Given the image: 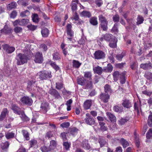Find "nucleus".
<instances>
[{
  "instance_id": "36",
  "label": "nucleus",
  "mask_w": 152,
  "mask_h": 152,
  "mask_svg": "<svg viewBox=\"0 0 152 152\" xmlns=\"http://www.w3.org/2000/svg\"><path fill=\"white\" fill-rule=\"evenodd\" d=\"M41 33L43 37H46L48 35V30L47 28H44L42 29Z\"/></svg>"
},
{
  "instance_id": "53",
  "label": "nucleus",
  "mask_w": 152,
  "mask_h": 152,
  "mask_svg": "<svg viewBox=\"0 0 152 152\" xmlns=\"http://www.w3.org/2000/svg\"><path fill=\"white\" fill-rule=\"evenodd\" d=\"M39 48L44 51H46L48 49L47 46L45 44H41L39 46Z\"/></svg>"
},
{
  "instance_id": "28",
  "label": "nucleus",
  "mask_w": 152,
  "mask_h": 152,
  "mask_svg": "<svg viewBox=\"0 0 152 152\" xmlns=\"http://www.w3.org/2000/svg\"><path fill=\"white\" fill-rule=\"evenodd\" d=\"M15 135V134L12 132H7L5 134V136L7 139L13 138Z\"/></svg>"
},
{
  "instance_id": "38",
  "label": "nucleus",
  "mask_w": 152,
  "mask_h": 152,
  "mask_svg": "<svg viewBox=\"0 0 152 152\" xmlns=\"http://www.w3.org/2000/svg\"><path fill=\"white\" fill-rule=\"evenodd\" d=\"M53 59L54 60H59L61 58L60 54L57 52H55L53 54Z\"/></svg>"
},
{
  "instance_id": "6",
  "label": "nucleus",
  "mask_w": 152,
  "mask_h": 152,
  "mask_svg": "<svg viewBox=\"0 0 152 152\" xmlns=\"http://www.w3.org/2000/svg\"><path fill=\"white\" fill-rule=\"evenodd\" d=\"M34 61L36 63H42L43 61L42 53L39 52H37L35 54Z\"/></svg>"
},
{
  "instance_id": "17",
  "label": "nucleus",
  "mask_w": 152,
  "mask_h": 152,
  "mask_svg": "<svg viewBox=\"0 0 152 152\" xmlns=\"http://www.w3.org/2000/svg\"><path fill=\"white\" fill-rule=\"evenodd\" d=\"M107 117L111 122H115L116 118L115 116L110 112H107L106 113Z\"/></svg>"
},
{
  "instance_id": "13",
  "label": "nucleus",
  "mask_w": 152,
  "mask_h": 152,
  "mask_svg": "<svg viewBox=\"0 0 152 152\" xmlns=\"http://www.w3.org/2000/svg\"><path fill=\"white\" fill-rule=\"evenodd\" d=\"M122 73L120 74L118 71H115L113 74V80L115 81H117L119 78L121 77Z\"/></svg>"
},
{
  "instance_id": "33",
  "label": "nucleus",
  "mask_w": 152,
  "mask_h": 152,
  "mask_svg": "<svg viewBox=\"0 0 152 152\" xmlns=\"http://www.w3.org/2000/svg\"><path fill=\"white\" fill-rule=\"evenodd\" d=\"M56 142L54 140H53L50 142L49 147L50 148L51 150L54 149L56 147Z\"/></svg>"
},
{
  "instance_id": "59",
  "label": "nucleus",
  "mask_w": 152,
  "mask_h": 152,
  "mask_svg": "<svg viewBox=\"0 0 152 152\" xmlns=\"http://www.w3.org/2000/svg\"><path fill=\"white\" fill-rule=\"evenodd\" d=\"M124 53H122L121 54L117 55L116 56L117 59L118 60H121L124 56Z\"/></svg>"
},
{
  "instance_id": "16",
  "label": "nucleus",
  "mask_w": 152,
  "mask_h": 152,
  "mask_svg": "<svg viewBox=\"0 0 152 152\" xmlns=\"http://www.w3.org/2000/svg\"><path fill=\"white\" fill-rule=\"evenodd\" d=\"M113 67L110 64H108L107 66L104 67L103 72H110L113 70Z\"/></svg>"
},
{
  "instance_id": "1",
  "label": "nucleus",
  "mask_w": 152,
  "mask_h": 152,
  "mask_svg": "<svg viewBox=\"0 0 152 152\" xmlns=\"http://www.w3.org/2000/svg\"><path fill=\"white\" fill-rule=\"evenodd\" d=\"M15 58L17 60V64L20 65L27 62L28 57L24 54L19 53L16 55Z\"/></svg>"
},
{
  "instance_id": "26",
  "label": "nucleus",
  "mask_w": 152,
  "mask_h": 152,
  "mask_svg": "<svg viewBox=\"0 0 152 152\" xmlns=\"http://www.w3.org/2000/svg\"><path fill=\"white\" fill-rule=\"evenodd\" d=\"M48 106V103L43 102L42 103L40 107L45 111V113H46L47 111Z\"/></svg>"
},
{
  "instance_id": "64",
  "label": "nucleus",
  "mask_w": 152,
  "mask_h": 152,
  "mask_svg": "<svg viewBox=\"0 0 152 152\" xmlns=\"http://www.w3.org/2000/svg\"><path fill=\"white\" fill-rule=\"evenodd\" d=\"M53 135V134L52 132L49 131L46 134L45 137L48 138L52 137Z\"/></svg>"
},
{
  "instance_id": "29",
  "label": "nucleus",
  "mask_w": 152,
  "mask_h": 152,
  "mask_svg": "<svg viewBox=\"0 0 152 152\" xmlns=\"http://www.w3.org/2000/svg\"><path fill=\"white\" fill-rule=\"evenodd\" d=\"M123 108L121 106L115 105L114 106L113 110L116 112L121 113L123 111Z\"/></svg>"
},
{
  "instance_id": "19",
  "label": "nucleus",
  "mask_w": 152,
  "mask_h": 152,
  "mask_svg": "<svg viewBox=\"0 0 152 152\" xmlns=\"http://www.w3.org/2000/svg\"><path fill=\"white\" fill-rule=\"evenodd\" d=\"M82 146L86 150H89L90 148V146L88 142V141L86 140H84L82 143Z\"/></svg>"
},
{
  "instance_id": "48",
  "label": "nucleus",
  "mask_w": 152,
  "mask_h": 152,
  "mask_svg": "<svg viewBox=\"0 0 152 152\" xmlns=\"http://www.w3.org/2000/svg\"><path fill=\"white\" fill-rule=\"evenodd\" d=\"M100 23L107 21L106 18L102 15H100L99 17Z\"/></svg>"
},
{
  "instance_id": "52",
  "label": "nucleus",
  "mask_w": 152,
  "mask_h": 152,
  "mask_svg": "<svg viewBox=\"0 0 152 152\" xmlns=\"http://www.w3.org/2000/svg\"><path fill=\"white\" fill-rule=\"evenodd\" d=\"M125 72H123L122 73V76L121 77H120V82L122 84H124L125 83Z\"/></svg>"
},
{
  "instance_id": "42",
  "label": "nucleus",
  "mask_w": 152,
  "mask_h": 152,
  "mask_svg": "<svg viewBox=\"0 0 152 152\" xmlns=\"http://www.w3.org/2000/svg\"><path fill=\"white\" fill-rule=\"evenodd\" d=\"M147 123L150 126L152 127V113L148 116Z\"/></svg>"
},
{
  "instance_id": "44",
  "label": "nucleus",
  "mask_w": 152,
  "mask_h": 152,
  "mask_svg": "<svg viewBox=\"0 0 152 152\" xmlns=\"http://www.w3.org/2000/svg\"><path fill=\"white\" fill-rule=\"evenodd\" d=\"M40 150L42 152H48L51 151L49 147H47L45 146L41 147Z\"/></svg>"
},
{
  "instance_id": "22",
  "label": "nucleus",
  "mask_w": 152,
  "mask_h": 152,
  "mask_svg": "<svg viewBox=\"0 0 152 152\" xmlns=\"http://www.w3.org/2000/svg\"><path fill=\"white\" fill-rule=\"evenodd\" d=\"M108 21L100 23V27L103 30L106 31L108 28Z\"/></svg>"
},
{
  "instance_id": "12",
  "label": "nucleus",
  "mask_w": 152,
  "mask_h": 152,
  "mask_svg": "<svg viewBox=\"0 0 152 152\" xmlns=\"http://www.w3.org/2000/svg\"><path fill=\"white\" fill-rule=\"evenodd\" d=\"M122 105L124 107L127 108H129L132 106L131 102L128 99H125L123 101Z\"/></svg>"
},
{
  "instance_id": "31",
  "label": "nucleus",
  "mask_w": 152,
  "mask_h": 152,
  "mask_svg": "<svg viewBox=\"0 0 152 152\" xmlns=\"http://www.w3.org/2000/svg\"><path fill=\"white\" fill-rule=\"evenodd\" d=\"M84 77L89 81H92V74L91 72H84Z\"/></svg>"
},
{
  "instance_id": "32",
  "label": "nucleus",
  "mask_w": 152,
  "mask_h": 152,
  "mask_svg": "<svg viewBox=\"0 0 152 152\" xmlns=\"http://www.w3.org/2000/svg\"><path fill=\"white\" fill-rule=\"evenodd\" d=\"M17 5V4L15 2H13L8 5L7 7L8 9L11 10L12 9L15 8Z\"/></svg>"
},
{
  "instance_id": "4",
  "label": "nucleus",
  "mask_w": 152,
  "mask_h": 152,
  "mask_svg": "<svg viewBox=\"0 0 152 152\" xmlns=\"http://www.w3.org/2000/svg\"><path fill=\"white\" fill-rule=\"evenodd\" d=\"M86 115V116L84 119L85 122L90 125H94L95 121L94 118L88 113H87Z\"/></svg>"
},
{
  "instance_id": "2",
  "label": "nucleus",
  "mask_w": 152,
  "mask_h": 152,
  "mask_svg": "<svg viewBox=\"0 0 152 152\" xmlns=\"http://www.w3.org/2000/svg\"><path fill=\"white\" fill-rule=\"evenodd\" d=\"M39 76V78L41 80H45L48 78H50L52 77L51 72L45 70L40 71L37 74Z\"/></svg>"
},
{
  "instance_id": "41",
  "label": "nucleus",
  "mask_w": 152,
  "mask_h": 152,
  "mask_svg": "<svg viewBox=\"0 0 152 152\" xmlns=\"http://www.w3.org/2000/svg\"><path fill=\"white\" fill-rule=\"evenodd\" d=\"M20 23L19 25L20 26H24L27 24L29 22V20L28 19H23L20 20Z\"/></svg>"
},
{
  "instance_id": "47",
  "label": "nucleus",
  "mask_w": 152,
  "mask_h": 152,
  "mask_svg": "<svg viewBox=\"0 0 152 152\" xmlns=\"http://www.w3.org/2000/svg\"><path fill=\"white\" fill-rule=\"evenodd\" d=\"M81 64L79 61L74 60L73 61V66L75 68H78L80 66Z\"/></svg>"
},
{
  "instance_id": "15",
  "label": "nucleus",
  "mask_w": 152,
  "mask_h": 152,
  "mask_svg": "<svg viewBox=\"0 0 152 152\" xmlns=\"http://www.w3.org/2000/svg\"><path fill=\"white\" fill-rule=\"evenodd\" d=\"M92 104L91 100H87L85 101L84 103L83 107L85 109H88L90 108Z\"/></svg>"
},
{
  "instance_id": "60",
  "label": "nucleus",
  "mask_w": 152,
  "mask_h": 152,
  "mask_svg": "<svg viewBox=\"0 0 152 152\" xmlns=\"http://www.w3.org/2000/svg\"><path fill=\"white\" fill-rule=\"evenodd\" d=\"M63 87V83L62 82L56 83V88L57 89H61Z\"/></svg>"
},
{
  "instance_id": "46",
  "label": "nucleus",
  "mask_w": 152,
  "mask_h": 152,
  "mask_svg": "<svg viewBox=\"0 0 152 152\" xmlns=\"http://www.w3.org/2000/svg\"><path fill=\"white\" fill-rule=\"evenodd\" d=\"M92 88V82L91 80L89 81L85 86V88L86 89H91Z\"/></svg>"
},
{
  "instance_id": "43",
  "label": "nucleus",
  "mask_w": 152,
  "mask_h": 152,
  "mask_svg": "<svg viewBox=\"0 0 152 152\" xmlns=\"http://www.w3.org/2000/svg\"><path fill=\"white\" fill-rule=\"evenodd\" d=\"M32 20L34 22L37 23L39 21V19L38 18V15L37 14L33 15L32 16Z\"/></svg>"
},
{
  "instance_id": "8",
  "label": "nucleus",
  "mask_w": 152,
  "mask_h": 152,
  "mask_svg": "<svg viewBox=\"0 0 152 152\" xmlns=\"http://www.w3.org/2000/svg\"><path fill=\"white\" fill-rule=\"evenodd\" d=\"M2 48L8 53H12L15 50V48L13 47H10L8 45L5 44L2 45Z\"/></svg>"
},
{
  "instance_id": "25",
  "label": "nucleus",
  "mask_w": 152,
  "mask_h": 152,
  "mask_svg": "<svg viewBox=\"0 0 152 152\" xmlns=\"http://www.w3.org/2000/svg\"><path fill=\"white\" fill-rule=\"evenodd\" d=\"M86 79L83 77L78 78L77 79V82L78 84L81 86H84L86 81Z\"/></svg>"
},
{
  "instance_id": "57",
  "label": "nucleus",
  "mask_w": 152,
  "mask_h": 152,
  "mask_svg": "<svg viewBox=\"0 0 152 152\" xmlns=\"http://www.w3.org/2000/svg\"><path fill=\"white\" fill-rule=\"evenodd\" d=\"M14 31L16 33L21 32L22 31V28L19 27H16L14 29Z\"/></svg>"
},
{
  "instance_id": "51",
  "label": "nucleus",
  "mask_w": 152,
  "mask_h": 152,
  "mask_svg": "<svg viewBox=\"0 0 152 152\" xmlns=\"http://www.w3.org/2000/svg\"><path fill=\"white\" fill-rule=\"evenodd\" d=\"M30 15V12L28 10H26L20 13V15L22 17H24L28 16Z\"/></svg>"
},
{
  "instance_id": "10",
  "label": "nucleus",
  "mask_w": 152,
  "mask_h": 152,
  "mask_svg": "<svg viewBox=\"0 0 152 152\" xmlns=\"http://www.w3.org/2000/svg\"><path fill=\"white\" fill-rule=\"evenodd\" d=\"M93 70L94 73H96L99 75H101L103 72V69L99 66L93 67Z\"/></svg>"
},
{
  "instance_id": "37",
  "label": "nucleus",
  "mask_w": 152,
  "mask_h": 152,
  "mask_svg": "<svg viewBox=\"0 0 152 152\" xmlns=\"http://www.w3.org/2000/svg\"><path fill=\"white\" fill-rule=\"evenodd\" d=\"M120 142L124 148H126L129 145V143L124 138H121Z\"/></svg>"
},
{
  "instance_id": "58",
  "label": "nucleus",
  "mask_w": 152,
  "mask_h": 152,
  "mask_svg": "<svg viewBox=\"0 0 152 152\" xmlns=\"http://www.w3.org/2000/svg\"><path fill=\"white\" fill-rule=\"evenodd\" d=\"M95 4L98 7H100L103 4V1L102 0H96Z\"/></svg>"
},
{
  "instance_id": "35",
  "label": "nucleus",
  "mask_w": 152,
  "mask_h": 152,
  "mask_svg": "<svg viewBox=\"0 0 152 152\" xmlns=\"http://www.w3.org/2000/svg\"><path fill=\"white\" fill-rule=\"evenodd\" d=\"M20 115V117L22 120L25 121H27L29 120V118L25 115L23 112H22Z\"/></svg>"
},
{
  "instance_id": "18",
  "label": "nucleus",
  "mask_w": 152,
  "mask_h": 152,
  "mask_svg": "<svg viewBox=\"0 0 152 152\" xmlns=\"http://www.w3.org/2000/svg\"><path fill=\"white\" fill-rule=\"evenodd\" d=\"M49 93L53 96L55 98H57L60 97L58 92L54 89H51L49 91Z\"/></svg>"
},
{
  "instance_id": "7",
  "label": "nucleus",
  "mask_w": 152,
  "mask_h": 152,
  "mask_svg": "<svg viewBox=\"0 0 152 152\" xmlns=\"http://www.w3.org/2000/svg\"><path fill=\"white\" fill-rule=\"evenodd\" d=\"M20 101L22 103L28 105H31L33 103L32 99L28 96H23L21 99Z\"/></svg>"
},
{
  "instance_id": "30",
  "label": "nucleus",
  "mask_w": 152,
  "mask_h": 152,
  "mask_svg": "<svg viewBox=\"0 0 152 152\" xmlns=\"http://www.w3.org/2000/svg\"><path fill=\"white\" fill-rule=\"evenodd\" d=\"M113 36L110 34H106L104 36V39L107 41H113L114 39L112 38Z\"/></svg>"
},
{
  "instance_id": "56",
  "label": "nucleus",
  "mask_w": 152,
  "mask_h": 152,
  "mask_svg": "<svg viewBox=\"0 0 152 152\" xmlns=\"http://www.w3.org/2000/svg\"><path fill=\"white\" fill-rule=\"evenodd\" d=\"M129 119H126L122 118L118 121L119 124L121 125H123L125 123L129 120Z\"/></svg>"
},
{
  "instance_id": "61",
  "label": "nucleus",
  "mask_w": 152,
  "mask_h": 152,
  "mask_svg": "<svg viewBox=\"0 0 152 152\" xmlns=\"http://www.w3.org/2000/svg\"><path fill=\"white\" fill-rule=\"evenodd\" d=\"M113 40H114L113 42H110L109 44V45L111 47L114 48H115L116 46V42L115 39H114Z\"/></svg>"
},
{
  "instance_id": "20",
  "label": "nucleus",
  "mask_w": 152,
  "mask_h": 152,
  "mask_svg": "<svg viewBox=\"0 0 152 152\" xmlns=\"http://www.w3.org/2000/svg\"><path fill=\"white\" fill-rule=\"evenodd\" d=\"M78 0H74L71 4L72 9L73 11H75L77 9V4L78 3Z\"/></svg>"
},
{
  "instance_id": "21",
  "label": "nucleus",
  "mask_w": 152,
  "mask_h": 152,
  "mask_svg": "<svg viewBox=\"0 0 152 152\" xmlns=\"http://www.w3.org/2000/svg\"><path fill=\"white\" fill-rule=\"evenodd\" d=\"M90 23L93 26H96L98 24V22L96 17H94L91 18L89 19Z\"/></svg>"
},
{
  "instance_id": "34",
  "label": "nucleus",
  "mask_w": 152,
  "mask_h": 152,
  "mask_svg": "<svg viewBox=\"0 0 152 152\" xmlns=\"http://www.w3.org/2000/svg\"><path fill=\"white\" fill-rule=\"evenodd\" d=\"M81 15L82 16L88 18H90L91 16V14L90 12L85 10L81 12Z\"/></svg>"
},
{
  "instance_id": "62",
  "label": "nucleus",
  "mask_w": 152,
  "mask_h": 152,
  "mask_svg": "<svg viewBox=\"0 0 152 152\" xmlns=\"http://www.w3.org/2000/svg\"><path fill=\"white\" fill-rule=\"evenodd\" d=\"M70 125L69 123V122L64 123L61 125V126L63 128H67Z\"/></svg>"
},
{
  "instance_id": "50",
  "label": "nucleus",
  "mask_w": 152,
  "mask_h": 152,
  "mask_svg": "<svg viewBox=\"0 0 152 152\" xmlns=\"http://www.w3.org/2000/svg\"><path fill=\"white\" fill-rule=\"evenodd\" d=\"M72 20H77L79 19V16L75 11H73V17L71 18Z\"/></svg>"
},
{
  "instance_id": "54",
  "label": "nucleus",
  "mask_w": 152,
  "mask_h": 152,
  "mask_svg": "<svg viewBox=\"0 0 152 152\" xmlns=\"http://www.w3.org/2000/svg\"><path fill=\"white\" fill-rule=\"evenodd\" d=\"M104 91L105 93H107V92H111V88L110 86L108 85H106L104 86Z\"/></svg>"
},
{
  "instance_id": "11",
  "label": "nucleus",
  "mask_w": 152,
  "mask_h": 152,
  "mask_svg": "<svg viewBox=\"0 0 152 152\" xmlns=\"http://www.w3.org/2000/svg\"><path fill=\"white\" fill-rule=\"evenodd\" d=\"M12 109L15 113L18 115H20L22 112L21 111L20 109L15 104H13L12 105Z\"/></svg>"
},
{
  "instance_id": "14",
  "label": "nucleus",
  "mask_w": 152,
  "mask_h": 152,
  "mask_svg": "<svg viewBox=\"0 0 152 152\" xmlns=\"http://www.w3.org/2000/svg\"><path fill=\"white\" fill-rule=\"evenodd\" d=\"M140 66L141 68L145 70L152 68V65L150 62H149L148 63L142 64Z\"/></svg>"
},
{
  "instance_id": "23",
  "label": "nucleus",
  "mask_w": 152,
  "mask_h": 152,
  "mask_svg": "<svg viewBox=\"0 0 152 152\" xmlns=\"http://www.w3.org/2000/svg\"><path fill=\"white\" fill-rule=\"evenodd\" d=\"M29 143L30 147H34V148L37 147V142L36 140L32 139L29 141Z\"/></svg>"
},
{
  "instance_id": "39",
  "label": "nucleus",
  "mask_w": 152,
  "mask_h": 152,
  "mask_svg": "<svg viewBox=\"0 0 152 152\" xmlns=\"http://www.w3.org/2000/svg\"><path fill=\"white\" fill-rule=\"evenodd\" d=\"M72 102V99H70L68 100H67L66 103V104L67 106V111H69L71 110V104Z\"/></svg>"
},
{
  "instance_id": "40",
  "label": "nucleus",
  "mask_w": 152,
  "mask_h": 152,
  "mask_svg": "<svg viewBox=\"0 0 152 152\" xmlns=\"http://www.w3.org/2000/svg\"><path fill=\"white\" fill-rule=\"evenodd\" d=\"M144 21L143 17L140 15H138L137 18V25H139L142 23Z\"/></svg>"
},
{
  "instance_id": "9",
  "label": "nucleus",
  "mask_w": 152,
  "mask_h": 152,
  "mask_svg": "<svg viewBox=\"0 0 152 152\" xmlns=\"http://www.w3.org/2000/svg\"><path fill=\"white\" fill-rule=\"evenodd\" d=\"M100 99L103 102L107 103L108 102L110 98V96L108 94L104 93H101L100 95Z\"/></svg>"
},
{
  "instance_id": "24",
  "label": "nucleus",
  "mask_w": 152,
  "mask_h": 152,
  "mask_svg": "<svg viewBox=\"0 0 152 152\" xmlns=\"http://www.w3.org/2000/svg\"><path fill=\"white\" fill-rule=\"evenodd\" d=\"M8 113V111L7 109L5 108L3 109L1 115L0 116V121H2L5 118L6 115Z\"/></svg>"
},
{
  "instance_id": "45",
  "label": "nucleus",
  "mask_w": 152,
  "mask_h": 152,
  "mask_svg": "<svg viewBox=\"0 0 152 152\" xmlns=\"http://www.w3.org/2000/svg\"><path fill=\"white\" fill-rule=\"evenodd\" d=\"M99 142L100 144L101 147L103 146L106 144V141L102 137L99 138Z\"/></svg>"
},
{
  "instance_id": "55",
  "label": "nucleus",
  "mask_w": 152,
  "mask_h": 152,
  "mask_svg": "<svg viewBox=\"0 0 152 152\" xmlns=\"http://www.w3.org/2000/svg\"><path fill=\"white\" fill-rule=\"evenodd\" d=\"M77 130L78 129L75 128H73L71 130L70 133L72 135L75 136L77 134Z\"/></svg>"
},
{
  "instance_id": "5",
  "label": "nucleus",
  "mask_w": 152,
  "mask_h": 152,
  "mask_svg": "<svg viewBox=\"0 0 152 152\" xmlns=\"http://www.w3.org/2000/svg\"><path fill=\"white\" fill-rule=\"evenodd\" d=\"M66 28L67 40L71 41L72 37L74 36V33L71 30V25L70 24H68L66 26Z\"/></svg>"
},
{
  "instance_id": "63",
  "label": "nucleus",
  "mask_w": 152,
  "mask_h": 152,
  "mask_svg": "<svg viewBox=\"0 0 152 152\" xmlns=\"http://www.w3.org/2000/svg\"><path fill=\"white\" fill-rule=\"evenodd\" d=\"M50 65L56 70H58L59 69V67L56 64L55 62H51Z\"/></svg>"
},
{
  "instance_id": "27",
  "label": "nucleus",
  "mask_w": 152,
  "mask_h": 152,
  "mask_svg": "<svg viewBox=\"0 0 152 152\" xmlns=\"http://www.w3.org/2000/svg\"><path fill=\"white\" fill-rule=\"evenodd\" d=\"M17 3L19 4L25 6L28 5L29 4L28 0H19Z\"/></svg>"
},
{
  "instance_id": "49",
  "label": "nucleus",
  "mask_w": 152,
  "mask_h": 152,
  "mask_svg": "<svg viewBox=\"0 0 152 152\" xmlns=\"http://www.w3.org/2000/svg\"><path fill=\"white\" fill-rule=\"evenodd\" d=\"M22 132L24 137L27 140H28L29 139V134L28 132L25 130H23L22 131Z\"/></svg>"
},
{
  "instance_id": "3",
  "label": "nucleus",
  "mask_w": 152,
  "mask_h": 152,
  "mask_svg": "<svg viewBox=\"0 0 152 152\" xmlns=\"http://www.w3.org/2000/svg\"><path fill=\"white\" fill-rule=\"evenodd\" d=\"M105 56V53L99 50L96 51L94 54V58L97 60L103 59Z\"/></svg>"
}]
</instances>
